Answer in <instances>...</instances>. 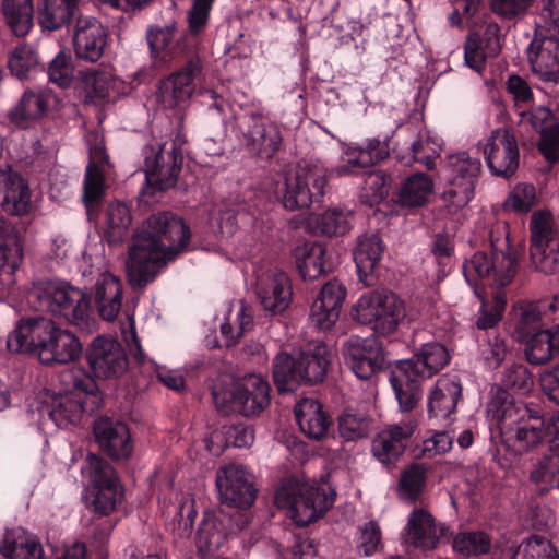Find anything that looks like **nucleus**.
I'll return each instance as SVG.
<instances>
[{
    "label": "nucleus",
    "mask_w": 559,
    "mask_h": 559,
    "mask_svg": "<svg viewBox=\"0 0 559 559\" xmlns=\"http://www.w3.org/2000/svg\"><path fill=\"white\" fill-rule=\"evenodd\" d=\"M105 195V176L100 167L91 159L86 166L83 185V201L86 207H91Z\"/></svg>",
    "instance_id": "56"
},
{
    "label": "nucleus",
    "mask_w": 559,
    "mask_h": 559,
    "mask_svg": "<svg viewBox=\"0 0 559 559\" xmlns=\"http://www.w3.org/2000/svg\"><path fill=\"white\" fill-rule=\"evenodd\" d=\"M91 377L116 379L129 367V358L123 346L114 337L97 336L85 350Z\"/></svg>",
    "instance_id": "22"
},
{
    "label": "nucleus",
    "mask_w": 559,
    "mask_h": 559,
    "mask_svg": "<svg viewBox=\"0 0 559 559\" xmlns=\"http://www.w3.org/2000/svg\"><path fill=\"white\" fill-rule=\"evenodd\" d=\"M414 433L411 424L389 425L379 431L371 442V453L383 466L395 465L406 450Z\"/></svg>",
    "instance_id": "31"
},
{
    "label": "nucleus",
    "mask_w": 559,
    "mask_h": 559,
    "mask_svg": "<svg viewBox=\"0 0 559 559\" xmlns=\"http://www.w3.org/2000/svg\"><path fill=\"white\" fill-rule=\"evenodd\" d=\"M345 297L346 288L337 280L325 283L311 305L312 322L320 330H330L340 317Z\"/></svg>",
    "instance_id": "33"
},
{
    "label": "nucleus",
    "mask_w": 559,
    "mask_h": 559,
    "mask_svg": "<svg viewBox=\"0 0 559 559\" xmlns=\"http://www.w3.org/2000/svg\"><path fill=\"white\" fill-rule=\"evenodd\" d=\"M525 357L531 365H544L559 355V323L533 333L523 341Z\"/></svg>",
    "instance_id": "41"
},
{
    "label": "nucleus",
    "mask_w": 559,
    "mask_h": 559,
    "mask_svg": "<svg viewBox=\"0 0 559 559\" xmlns=\"http://www.w3.org/2000/svg\"><path fill=\"white\" fill-rule=\"evenodd\" d=\"M335 489L310 485L297 477L284 479L275 492L278 508L287 509L293 522L305 527L322 518L335 500Z\"/></svg>",
    "instance_id": "13"
},
{
    "label": "nucleus",
    "mask_w": 559,
    "mask_h": 559,
    "mask_svg": "<svg viewBox=\"0 0 559 559\" xmlns=\"http://www.w3.org/2000/svg\"><path fill=\"white\" fill-rule=\"evenodd\" d=\"M508 338L504 335L492 331L487 333V337L480 341L479 350L485 365L489 369H497L506 359L509 347Z\"/></svg>",
    "instance_id": "55"
},
{
    "label": "nucleus",
    "mask_w": 559,
    "mask_h": 559,
    "mask_svg": "<svg viewBox=\"0 0 559 559\" xmlns=\"http://www.w3.org/2000/svg\"><path fill=\"white\" fill-rule=\"evenodd\" d=\"M490 251H477L463 263V275L474 293L481 299L476 328L493 330L503 317L506 296L497 292L491 301L481 298L485 286L503 288L514 278L519 269V252L511 246L507 222H496L486 229Z\"/></svg>",
    "instance_id": "1"
},
{
    "label": "nucleus",
    "mask_w": 559,
    "mask_h": 559,
    "mask_svg": "<svg viewBox=\"0 0 559 559\" xmlns=\"http://www.w3.org/2000/svg\"><path fill=\"white\" fill-rule=\"evenodd\" d=\"M46 71L50 83L61 88L69 87L74 80V66L71 53L66 50H60L55 58L49 61Z\"/></svg>",
    "instance_id": "54"
},
{
    "label": "nucleus",
    "mask_w": 559,
    "mask_h": 559,
    "mask_svg": "<svg viewBox=\"0 0 559 559\" xmlns=\"http://www.w3.org/2000/svg\"><path fill=\"white\" fill-rule=\"evenodd\" d=\"M74 22L73 48L76 58L87 62L98 61L107 45L106 28L93 16L81 15Z\"/></svg>",
    "instance_id": "28"
},
{
    "label": "nucleus",
    "mask_w": 559,
    "mask_h": 559,
    "mask_svg": "<svg viewBox=\"0 0 559 559\" xmlns=\"http://www.w3.org/2000/svg\"><path fill=\"white\" fill-rule=\"evenodd\" d=\"M522 559H559V555L547 538L533 535L523 547Z\"/></svg>",
    "instance_id": "64"
},
{
    "label": "nucleus",
    "mask_w": 559,
    "mask_h": 559,
    "mask_svg": "<svg viewBox=\"0 0 559 559\" xmlns=\"http://www.w3.org/2000/svg\"><path fill=\"white\" fill-rule=\"evenodd\" d=\"M559 0H538L534 11V37L527 59L534 73L543 80L559 76Z\"/></svg>",
    "instance_id": "11"
},
{
    "label": "nucleus",
    "mask_w": 559,
    "mask_h": 559,
    "mask_svg": "<svg viewBox=\"0 0 559 559\" xmlns=\"http://www.w3.org/2000/svg\"><path fill=\"white\" fill-rule=\"evenodd\" d=\"M450 362L444 345L428 342L415 348L408 359L391 366L389 381L402 412L413 411L423 396V382L439 373Z\"/></svg>",
    "instance_id": "6"
},
{
    "label": "nucleus",
    "mask_w": 559,
    "mask_h": 559,
    "mask_svg": "<svg viewBox=\"0 0 559 559\" xmlns=\"http://www.w3.org/2000/svg\"><path fill=\"white\" fill-rule=\"evenodd\" d=\"M453 549L466 557L487 555L491 549V538L481 531L464 532L454 538Z\"/></svg>",
    "instance_id": "53"
},
{
    "label": "nucleus",
    "mask_w": 559,
    "mask_h": 559,
    "mask_svg": "<svg viewBox=\"0 0 559 559\" xmlns=\"http://www.w3.org/2000/svg\"><path fill=\"white\" fill-rule=\"evenodd\" d=\"M82 0H38L37 20L44 31L69 28L81 16Z\"/></svg>",
    "instance_id": "35"
},
{
    "label": "nucleus",
    "mask_w": 559,
    "mask_h": 559,
    "mask_svg": "<svg viewBox=\"0 0 559 559\" xmlns=\"http://www.w3.org/2000/svg\"><path fill=\"white\" fill-rule=\"evenodd\" d=\"M538 0H490L491 11L506 21L523 17Z\"/></svg>",
    "instance_id": "62"
},
{
    "label": "nucleus",
    "mask_w": 559,
    "mask_h": 559,
    "mask_svg": "<svg viewBox=\"0 0 559 559\" xmlns=\"http://www.w3.org/2000/svg\"><path fill=\"white\" fill-rule=\"evenodd\" d=\"M332 359L324 343L294 353L280 352L272 361V377L280 393L294 392L301 384L323 382Z\"/></svg>",
    "instance_id": "9"
},
{
    "label": "nucleus",
    "mask_w": 559,
    "mask_h": 559,
    "mask_svg": "<svg viewBox=\"0 0 559 559\" xmlns=\"http://www.w3.org/2000/svg\"><path fill=\"white\" fill-rule=\"evenodd\" d=\"M295 418L300 430L312 440H321L328 436L332 418L323 409V405L313 399H304L295 407Z\"/></svg>",
    "instance_id": "39"
},
{
    "label": "nucleus",
    "mask_w": 559,
    "mask_h": 559,
    "mask_svg": "<svg viewBox=\"0 0 559 559\" xmlns=\"http://www.w3.org/2000/svg\"><path fill=\"white\" fill-rule=\"evenodd\" d=\"M536 203V190L531 183H519L504 201V209L515 213H527Z\"/></svg>",
    "instance_id": "60"
},
{
    "label": "nucleus",
    "mask_w": 559,
    "mask_h": 559,
    "mask_svg": "<svg viewBox=\"0 0 559 559\" xmlns=\"http://www.w3.org/2000/svg\"><path fill=\"white\" fill-rule=\"evenodd\" d=\"M534 386V377L526 366L513 364L507 367L500 382L491 386L487 412L489 415L500 413L513 404L524 403L513 394L526 395Z\"/></svg>",
    "instance_id": "25"
},
{
    "label": "nucleus",
    "mask_w": 559,
    "mask_h": 559,
    "mask_svg": "<svg viewBox=\"0 0 559 559\" xmlns=\"http://www.w3.org/2000/svg\"><path fill=\"white\" fill-rule=\"evenodd\" d=\"M490 416L498 425L504 445L514 456L548 440L546 418L538 404L518 403Z\"/></svg>",
    "instance_id": "10"
},
{
    "label": "nucleus",
    "mask_w": 559,
    "mask_h": 559,
    "mask_svg": "<svg viewBox=\"0 0 559 559\" xmlns=\"http://www.w3.org/2000/svg\"><path fill=\"white\" fill-rule=\"evenodd\" d=\"M240 131L246 150L259 160L270 163L283 148L281 123L262 112H252L243 117Z\"/></svg>",
    "instance_id": "16"
},
{
    "label": "nucleus",
    "mask_w": 559,
    "mask_h": 559,
    "mask_svg": "<svg viewBox=\"0 0 559 559\" xmlns=\"http://www.w3.org/2000/svg\"><path fill=\"white\" fill-rule=\"evenodd\" d=\"M2 14L16 37L26 36L34 26L33 0H3Z\"/></svg>",
    "instance_id": "47"
},
{
    "label": "nucleus",
    "mask_w": 559,
    "mask_h": 559,
    "mask_svg": "<svg viewBox=\"0 0 559 559\" xmlns=\"http://www.w3.org/2000/svg\"><path fill=\"white\" fill-rule=\"evenodd\" d=\"M559 317V296L539 299L520 305L514 312V335L519 341H524L533 333L546 328L549 321Z\"/></svg>",
    "instance_id": "26"
},
{
    "label": "nucleus",
    "mask_w": 559,
    "mask_h": 559,
    "mask_svg": "<svg viewBox=\"0 0 559 559\" xmlns=\"http://www.w3.org/2000/svg\"><path fill=\"white\" fill-rule=\"evenodd\" d=\"M385 245L378 234H366L358 238L353 251L359 281L366 286L376 282L374 271L379 265Z\"/></svg>",
    "instance_id": "37"
},
{
    "label": "nucleus",
    "mask_w": 559,
    "mask_h": 559,
    "mask_svg": "<svg viewBox=\"0 0 559 559\" xmlns=\"http://www.w3.org/2000/svg\"><path fill=\"white\" fill-rule=\"evenodd\" d=\"M296 265L304 281H314L334 269V262L321 242L306 243L296 254Z\"/></svg>",
    "instance_id": "40"
},
{
    "label": "nucleus",
    "mask_w": 559,
    "mask_h": 559,
    "mask_svg": "<svg viewBox=\"0 0 559 559\" xmlns=\"http://www.w3.org/2000/svg\"><path fill=\"white\" fill-rule=\"evenodd\" d=\"M453 10L448 16L451 27L464 29L479 12L483 0H450Z\"/></svg>",
    "instance_id": "59"
},
{
    "label": "nucleus",
    "mask_w": 559,
    "mask_h": 559,
    "mask_svg": "<svg viewBox=\"0 0 559 559\" xmlns=\"http://www.w3.org/2000/svg\"><path fill=\"white\" fill-rule=\"evenodd\" d=\"M0 199L3 211L24 215L31 210V190L24 178L14 171H0Z\"/></svg>",
    "instance_id": "36"
},
{
    "label": "nucleus",
    "mask_w": 559,
    "mask_h": 559,
    "mask_svg": "<svg viewBox=\"0 0 559 559\" xmlns=\"http://www.w3.org/2000/svg\"><path fill=\"white\" fill-rule=\"evenodd\" d=\"M64 395L56 397L40 408L43 420L50 419L58 428L78 425L82 415L93 414L102 406L103 399L97 385L84 368H71L60 374Z\"/></svg>",
    "instance_id": "8"
},
{
    "label": "nucleus",
    "mask_w": 559,
    "mask_h": 559,
    "mask_svg": "<svg viewBox=\"0 0 559 559\" xmlns=\"http://www.w3.org/2000/svg\"><path fill=\"white\" fill-rule=\"evenodd\" d=\"M405 314L403 300L384 289L362 294L353 307L354 319L381 336L393 334Z\"/></svg>",
    "instance_id": "15"
},
{
    "label": "nucleus",
    "mask_w": 559,
    "mask_h": 559,
    "mask_svg": "<svg viewBox=\"0 0 559 559\" xmlns=\"http://www.w3.org/2000/svg\"><path fill=\"white\" fill-rule=\"evenodd\" d=\"M345 154L346 160L333 170L337 176L362 174L391 154L405 165L419 163L428 170L435 167L433 151L427 142L417 138L415 129L411 127H400L391 138L383 140L368 139L364 145L349 147Z\"/></svg>",
    "instance_id": "3"
},
{
    "label": "nucleus",
    "mask_w": 559,
    "mask_h": 559,
    "mask_svg": "<svg viewBox=\"0 0 559 559\" xmlns=\"http://www.w3.org/2000/svg\"><path fill=\"white\" fill-rule=\"evenodd\" d=\"M27 301L35 311L62 318L87 333L97 326L91 297L68 281L46 278L34 283Z\"/></svg>",
    "instance_id": "7"
},
{
    "label": "nucleus",
    "mask_w": 559,
    "mask_h": 559,
    "mask_svg": "<svg viewBox=\"0 0 559 559\" xmlns=\"http://www.w3.org/2000/svg\"><path fill=\"white\" fill-rule=\"evenodd\" d=\"M501 51L500 26L489 22L481 32H471L464 44V61L471 69L481 72L489 58Z\"/></svg>",
    "instance_id": "29"
},
{
    "label": "nucleus",
    "mask_w": 559,
    "mask_h": 559,
    "mask_svg": "<svg viewBox=\"0 0 559 559\" xmlns=\"http://www.w3.org/2000/svg\"><path fill=\"white\" fill-rule=\"evenodd\" d=\"M211 11L209 8L192 3L188 12L189 33L180 36L174 45L175 55H183L187 62L179 70L163 79L158 85V99L165 108L173 109L186 103L194 92V81L203 70L194 37L204 32Z\"/></svg>",
    "instance_id": "5"
},
{
    "label": "nucleus",
    "mask_w": 559,
    "mask_h": 559,
    "mask_svg": "<svg viewBox=\"0 0 559 559\" xmlns=\"http://www.w3.org/2000/svg\"><path fill=\"white\" fill-rule=\"evenodd\" d=\"M481 163L466 152L448 157L447 187L442 199L455 210L466 206L475 197V188L479 179Z\"/></svg>",
    "instance_id": "17"
},
{
    "label": "nucleus",
    "mask_w": 559,
    "mask_h": 559,
    "mask_svg": "<svg viewBox=\"0 0 559 559\" xmlns=\"http://www.w3.org/2000/svg\"><path fill=\"white\" fill-rule=\"evenodd\" d=\"M270 383L255 373L245 376L229 388L215 384L212 389L213 402L218 413H238L246 417L261 414L270 405Z\"/></svg>",
    "instance_id": "14"
},
{
    "label": "nucleus",
    "mask_w": 559,
    "mask_h": 559,
    "mask_svg": "<svg viewBox=\"0 0 559 559\" xmlns=\"http://www.w3.org/2000/svg\"><path fill=\"white\" fill-rule=\"evenodd\" d=\"M81 472L94 488V498L90 506L93 512L100 516L110 514L122 495L116 471L99 455L88 453Z\"/></svg>",
    "instance_id": "19"
},
{
    "label": "nucleus",
    "mask_w": 559,
    "mask_h": 559,
    "mask_svg": "<svg viewBox=\"0 0 559 559\" xmlns=\"http://www.w3.org/2000/svg\"><path fill=\"white\" fill-rule=\"evenodd\" d=\"M350 213L340 209H330L322 213L317 219V227L322 235L342 236L352 227Z\"/></svg>",
    "instance_id": "57"
},
{
    "label": "nucleus",
    "mask_w": 559,
    "mask_h": 559,
    "mask_svg": "<svg viewBox=\"0 0 559 559\" xmlns=\"http://www.w3.org/2000/svg\"><path fill=\"white\" fill-rule=\"evenodd\" d=\"M343 356L346 366L360 380H369L391 366L379 337L352 336L343 346Z\"/></svg>",
    "instance_id": "21"
},
{
    "label": "nucleus",
    "mask_w": 559,
    "mask_h": 559,
    "mask_svg": "<svg viewBox=\"0 0 559 559\" xmlns=\"http://www.w3.org/2000/svg\"><path fill=\"white\" fill-rule=\"evenodd\" d=\"M48 110V100L43 93L26 91L14 109L9 112L12 124L20 129H28Z\"/></svg>",
    "instance_id": "46"
},
{
    "label": "nucleus",
    "mask_w": 559,
    "mask_h": 559,
    "mask_svg": "<svg viewBox=\"0 0 559 559\" xmlns=\"http://www.w3.org/2000/svg\"><path fill=\"white\" fill-rule=\"evenodd\" d=\"M93 432L105 455L114 461L130 459L134 444L126 423L103 416L94 423Z\"/></svg>",
    "instance_id": "27"
},
{
    "label": "nucleus",
    "mask_w": 559,
    "mask_h": 559,
    "mask_svg": "<svg viewBox=\"0 0 559 559\" xmlns=\"http://www.w3.org/2000/svg\"><path fill=\"white\" fill-rule=\"evenodd\" d=\"M185 143L183 134L178 131L167 151L166 145L157 141H151L143 146L145 183L139 193L140 203L152 204L165 191L176 186L183 163Z\"/></svg>",
    "instance_id": "12"
},
{
    "label": "nucleus",
    "mask_w": 559,
    "mask_h": 559,
    "mask_svg": "<svg viewBox=\"0 0 559 559\" xmlns=\"http://www.w3.org/2000/svg\"><path fill=\"white\" fill-rule=\"evenodd\" d=\"M238 530L239 526L234 523L230 515L221 511L204 512L195 535V545L199 552L207 556L219 550L227 538Z\"/></svg>",
    "instance_id": "30"
},
{
    "label": "nucleus",
    "mask_w": 559,
    "mask_h": 559,
    "mask_svg": "<svg viewBox=\"0 0 559 559\" xmlns=\"http://www.w3.org/2000/svg\"><path fill=\"white\" fill-rule=\"evenodd\" d=\"M433 189L430 177L423 173L407 177L401 185L397 200L402 206L417 207L424 205Z\"/></svg>",
    "instance_id": "48"
},
{
    "label": "nucleus",
    "mask_w": 559,
    "mask_h": 559,
    "mask_svg": "<svg viewBox=\"0 0 559 559\" xmlns=\"http://www.w3.org/2000/svg\"><path fill=\"white\" fill-rule=\"evenodd\" d=\"M191 231L177 214L164 211L152 214L130 246L129 281L143 288L155 280L158 269L188 249Z\"/></svg>",
    "instance_id": "2"
},
{
    "label": "nucleus",
    "mask_w": 559,
    "mask_h": 559,
    "mask_svg": "<svg viewBox=\"0 0 559 559\" xmlns=\"http://www.w3.org/2000/svg\"><path fill=\"white\" fill-rule=\"evenodd\" d=\"M216 487L222 503L238 509L250 508L255 499L258 489L253 475L239 464L221 467L216 474Z\"/></svg>",
    "instance_id": "23"
},
{
    "label": "nucleus",
    "mask_w": 559,
    "mask_h": 559,
    "mask_svg": "<svg viewBox=\"0 0 559 559\" xmlns=\"http://www.w3.org/2000/svg\"><path fill=\"white\" fill-rule=\"evenodd\" d=\"M371 419L362 413L344 411L338 417V432L345 441H357L369 435Z\"/></svg>",
    "instance_id": "50"
},
{
    "label": "nucleus",
    "mask_w": 559,
    "mask_h": 559,
    "mask_svg": "<svg viewBox=\"0 0 559 559\" xmlns=\"http://www.w3.org/2000/svg\"><path fill=\"white\" fill-rule=\"evenodd\" d=\"M7 66L11 74L21 81L45 70L38 51L28 43H19L9 51Z\"/></svg>",
    "instance_id": "45"
},
{
    "label": "nucleus",
    "mask_w": 559,
    "mask_h": 559,
    "mask_svg": "<svg viewBox=\"0 0 559 559\" xmlns=\"http://www.w3.org/2000/svg\"><path fill=\"white\" fill-rule=\"evenodd\" d=\"M9 234L10 225L0 216V272L14 274L22 261L23 249Z\"/></svg>",
    "instance_id": "49"
},
{
    "label": "nucleus",
    "mask_w": 559,
    "mask_h": 559,
    "mask_svg": "<svg viewBox=\"0 0 559 559\" xmlns=\"http://www.w3.org/2000/svg\"><path fill=\"white\" fill-rule=\"evenodd\" d=\"M255 294L263 310L271 316L283 313L290 305L293 290L284 272L258 276Z\"/></svg>",
    "instance_id": "32"
},
{
    "label": "nucleus",
    "mask_w": 559,
    "mask_h": 559,
    "mask_svg": "<svg viewBox=\"0 0 559 559\" xmlns=\"http://www.w3.org/2000/svg\"><path fill=\"white\" fill-rule=\"evenodd\" d=\"M530 479L537 486L540 496L552 488H559V445H549L538 459L530 474Z\"/></svg>",
    "instance_id": "44"
},
{
    "label": "nucleus",
    "mask_w": 559,
    "mask_h": 559,
    "mask_svg": "<svg viewBox=\"0 0 559 559\" xmlns=\"http://www.w3.org/2000/svg\"><path fill=\"white\" fill-rule=\"evenodd\" d=\"M222 435L227 448H247L254 441L253 428L242 421L224 425Z\"/></svg>",
    "instance_id": "61"
},
{
    "label": "nucleus",
    "mask_w": 559,
    "mask_h": 559,
    "mask_svg": "<svg viewBox=\"0 0 559 559\" xmlns=\"http://www.w3.org/2000/svg\"><path fill=\"white\" fill-rule=\"evenodd\" d=\"M0 550L7 559H44L43 546L35 538L5 543Z\"/></svg>",
    "instance_id": "58"
},
{
    "label": "nucleus",
    "mask_w": 559,
    "mask_h": 559,
    "mask_svg": "<svg viewBox=\"0 0 559 559\" xmlns=\"http://www.w3.org/2000/svg\"><path fill=\"white\" fill-rule=\"evenodd\" d=\"M405 531V544L415 548L431 550L439 542L435 519L423 509H415L411 513Z\"/></svg>",
    "instance_id": "42"
},
{
    "label": "nucleus",
    "mask_w": 559,
    "mask_h": 559,
    "mask_svg": "<svg viewBox=\"0 0 559 559\" xmlns=\"http://www.w3.org/2000/svg\"><path fill=\"white\" fill-rule=\"evenodd\" d=\"M328 185L325 169L317 165L298 166L286 176L282 202L285 209L296 211L320 202Z\"/></svg>",
    "instance_id": "18"
},
{
    "label": "nucleus",
    "mask_w": 559,
    "mask_h": 559,
    "mask_svg": "<svg viewBox=\"0 0 559 559\" xmlns=\"http://www.w3.org/2000/svg\"><path fill=\"white\" fill-rule=\"evenodd\" d=\"M537 150L550 165L559 163V123L550 126L539 134Z\"/></svg>",
    "instance_id": "63"
},
{
    "label": "nucleus",
    "mask_w": 559,
    "mask_h": 559,
    "mask_svg": "<svg viewBox=\"0 0 559 559\" xmlns=\"http://www.w3.org/2000/svg\"><path fill=\"white\" fill-rule=\"evenodd\" d=\"M87 295L103 320L110 322L117 318L122 305V284L118 277L102 274L95 283L93 294Z\"/></svg>",
    "instance_id": "38"
},
{
    "label": "nucleus",
    "mask_w": 559,
    "mask_h": 559,
    "mask_svg": "<svg viewBox=\"0 0 559 559\" xmlns=\"http://www.w3.org/2000/svg\"><path fill=\"white\" fill-rule=\"evenodd\" d=\"M131 224L130 207L120 201L110 202L105 211L103 240L109 246L123 242L129 237Z\"/></svg>",
    "instance_id": "43"
},
{
    "label": "nucleus",
    "mask_w": 559,
    "mask_h": 559,
    "mask_svg": "<svg viewBox=\"0 0 559 559\" xmlns=\"http://www.w3.org/2000/svg\"><path fill=\"white\" fill-rule=\"evenodd\" d=\"M427 480V468L420 463H412L405 468L399 480L401 496L411 502H416L423 492Z\"/></svg>",
    "instance_id": "51"
},
{
    "label": "nucleus",
    "mask_w": 559,
    "mask_h": 559,
    "mask_svg": "<svg viewBox=\"0 0 559 559\" xmlns=\"http://www.w3.org/2000/svg\"><path fill=\"white\" fill-rule=\"evenodd\" d=\"M175 27H150L146 33V39L150 51L155 58L165 60L166 58H179L181 57L185 62L187 58L183 55H175L174 46L170 48V44L174 39ZM183 63L182 66H185Z\"/></svg>",
    "instance_id": "52"
},
{
    "label": "nucleus",
    "mask_w": 559,
    "mask_h": 559,
    "mask_svg": "<svg viewBox=\"0 0 559 559\" xmlns=\"http://www.w3.org/2000/svg\"><path fill=\"white\" fill-rule=\"evenodd\" d=\"M486 164L493 176L510 178L519 168L518 140L511 129L493 130L484 146Z\"/></svg>",
    "instance_id": "24"
},
{
    "label": "nucleus",
    "mask_w": 559,
    "mask_h": 559,
    "mask_svg": "<svg viewBox=\"0 0 559 559\" xmlns=\"http://www.w3.org/2000/svg\"><path fill=\"white\" fill-rule=\"evenodd\" d=\"M462 399V384L459 377H441L428 396V415L430 418L450 419L456 412Z\"/></svg>",
    "instance_id": "34"
},
{
    "label": "nucleus",
    "mask_w": 559,
    "mask_h": 559,
    "mask_svg": "<svg viewBox=\"0 0 559 559\" xmlns=\"http://www.w3.org/2000/svg\"><path fill=\"white\" fill-rule=\"evenodd\" d=\"M530 257L535 271L559 273V228L544 213H534L530 222Z\"/></svg>",
    "instance_id": "20"
},
{
    "label": "nucleus",
    "mask_w": 559,
    "mask_h": 559,
    "mask_svg": "<svg viewBox=\"0 0 559 559\" xmlns=\"http://www.w3.org/2000/svg\"><path fill=\"white\" fill-rule=\"evenodd\" d=\"M11 353L36 354L44 365L69 364L83 353L79 337L50 318L34 316L20 320L8 336Z\"/></svg>",
    "instance_id": "4"
}]
</instances>
